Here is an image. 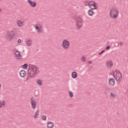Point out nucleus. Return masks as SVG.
Segmentation results:
<instances>
[{"label": "nucleus", "mask_w": 128, "mask_h": 128, "mask_svg": "<svg viewBox=\"0 0 128 128\" xmlns=\"http://www.w3.org/2000/svg\"><path fill=\"white\" fill-rule=\"evenodd\" d=\"M40 72V68L36 66H30L28 68V74L26 80H32L34 76H36Z\"/></svg>", "instance_id": "1"}, {"label": "nucleus", "mask_w": 128, "mask_h": 128, "mask_svg": "<svg viewBox=\"0 0 128 128\" xmlns=\"http://www.w3.org/2000/svg\"><path fill=\"white\" fill-rule=\"evenodd\" d=\"M74 20H75L76 26L78 28H80L82 27V24H84V20L80 16H74Z\"/></svg>", "instance_id": "2"}, {"label": "nucleus", "mask_w": 128, "mask_h": 128, "mask_svg": "<svg viewBox=\"0 0 128 128\" xmlns=\"http://www.w3.org/2000/svg\"><path fill=\"white\" fill-rule=\"evenodd\" d=\"M113 76L116 82H121L122 80V74L118 70H114L113 72Z\"/></svg>", "instance_id": "3"}, {"label": "nucleus", "mask_w": 128, "mask_h": 128, "mask_svg": "<svg viewBox=\"0 0 128 128\" xmlns=\"http://www.w3.org/2000/svg\"><path fill=\"white\" fill-rule=\"evenodd\" d=\"M12 50L14 52V55L17 60H22V55L20 54V51L18 50L16 48H14Z\"/></svg>", "instance_id": "4"}, {"label": "nucleus", "mask_w": 128, "mask_h": 128, "mask_svg": "<svg viewBox=\"0 0 128 128\" xmlns=\"http://www.w3.org/2000/svg\"><path fill=\"white\" fill-rule=\"evenodd\" d=\"M120 12L117 8H114L112 10V18L116 19L118 17Z\"/></svg>", "instance_id": "5"}, {"label": "nucleus", "mask_w": 128, "mask_h": 128, "mask_svg": "<svg viewBox=\"0 0 128 128\" xmlns=\"http://www.w3.org/2000/svg\"><path fill=\"white\" fill-rule=\"evenodd\" d=\"M62 46L64 50H68L70 48V42L66 40H64L62 42Z\"/></svg>", "instance_id": "6"}, {"label": "nucleus", "mask_w": 128, "mask_h": 128, "mask_svg": "<svg viewBox=\"0 0 128 128\" xmlns=\"http://www.w3.org/2000/svg\"><path fill=\"white\" fill-rule=\"evenodd\" d=\"M34 97H32L30 99V104H31V108L32 110H36V102L34 100Z\"/></svg>", "instance_id": "7"}, {"label": "nucleus", "mask_w": 128, "mask_h": 128, "mask_svg": "<svg viewBox=\"0 0 128 128\" xmlns=\"http://www.w3.org/2000/svg\"><path fill=\"white\" fill-rule=\"evenodd\" d=\"M14 36V34L10 31L7 32L6 37L8 40H12Z\"/></svg>", "instance_id": "8"}, {"label": "nucleus", "mask_w": 128, "mask_h": 128, "mask_svg": "<svg viewBox=\"0 0 128 128\" xmlns=\"http://www.w3.org/2000/svg\"><path fill=\"white\" fill-rule=\"evenodd\" d=\"M27 2H28L32 8H36V3L32 2V0H28Z\"/></svg>", "instance_id": "9"}, {"label": "nucleus", "mask_w": 128, "mask_h": 128, "mask_svg": "<svg viewBox=\"0 0 128 128\" xmlns=\"http://www.w3.org/2000/svg\"><path fill=\"white\" fill-rule=\"evenodd\" d=\"M10 32L14 36L16 34H18L20 32V30L18 28L13 29Z\"/></svg>", "instance_id": "10"}, {"label": "nucleus", "mask_w": 128, "mask_h": 128, "mask_svg": "<svg viewBox=\"0 0 128 128\" xmlns=\"http://www.w3.org/2000/svg\"><path fill=\"white\" fill-rule=\"evenodd\" d=\"M106 66H108V68H110L112 66V60H108L106 62Z\"/></svg>", "instance_id": "11"}, {"label": "nucleus", "mask_w": 128, "mask_h": 128, "mask_svg": "<svg viewBox=\"0 0 128 128\" xmlns=\"http://www.w3.org/2000/svg\"><path fill=\"white\" fill-rule=\"evenodd\" d=\"M54 122H48L47 123V128H54Z\"/></svg>", "instance_id": "12"}, {"label": "nucleus", "mask_w": 128, "mask_h": 128, "mask_svg": "<svg viewBox=\"0 0 128 128\" xmlns=\"http://www.w3.org/2000/svg\"><path fill=\"white\" fill-rule=\"evenodd\" d=\"M26 46H32V40L28 39L26 42Z\"/></svg>", "instance_id": "13"}, {"label": "nucleus", "mask_w": 128, "mask_h": 128, "mask_svg": "<svg viewBox=\"0 0 128 128\" xmlns=\"http://www.w3.org/2000/svg\"><path fill=\"white\" fill-rule=\"evenodd\" d=\"M26 71L24 70H22L20 72V76H21V78H24V76H26Z\"/></svg>", "instance_id": "14"}, {"label": "nucleus", "mask_w": 128, "mask_h": 128, "mask_svg": "<svg viewBox=\"0 0 128 128\" xmlns=\"http://www.w3.org/2000/svg\"><path fill=\"white\" fill-rule=\"evenodd\" d=\"M17 26L20 28L24 26V22H22L20 20L17 21Z\"/></svg>", "instance_id": "15"}, {"label": "nucleus", "mask_w": 128, "mask_h": 128, "mask_svg": "<svg viewBox=\"0 0 128 128\" xmlns=\"http://www.w3.org/2000/svg\"><path fill=\"white\" fill-rule=\"evenodd\" d=\"M36 82L38 86H42V81L40 80V79H37L36 80Z\"/></svg>", "instance_id": "16"}, {"label": "nucleus", "mask_w": 128, "mask_h": 128, "mask_svg": "<svg viewBox=\"0 0 128 128\" xmlns=\"http://www.w3.org/2000/svg\"><path fill=\"white\" fill-rule=\"evenodd\" d=\"M94 9H90L88 10V16H94V10H92Z\"/></svg>", "instance_id": "17"}, {"label": "nucleus", "mask_w": 128, "mask_h": 128, "mask_svg": "<svg viewBox=\"0 0 128 128\" xmlns=\"http://www.w3.org/2000/svg\"><path fill=\"white\" fill-rule=\"evenodd\" d=\"M72 76L73 78H78V73L76 72H73L72 73Z\"/></svg>", "instance_id": "18"}, {"label": "nucleus", "mask_w": 128, "mask_h": 128, "mask_svg": "<svg viewBox=\"0 0 128 128\" xmlns=\"http://www.w3.org/2000/svg\"><path fill=\"white\" fill-rule=\"evenodd\" d=\"M92 7H91L90 8H92V10H96V8H98V4H96V2H94V4L92 5Z\"/></svg>", "instance_id": "19"}, {"label": "nucleus", "mask_w": 128, "mask_h": 128, "mask_svg": "<svg viewBox=\"0 0 128 128\" xmlns=\"http://www.w3.org/2000/svg\"><path fill=\"white\" fill-rule=\"evenodd\" d=\"M36 30H38V32H40V28H42V26H40V24H37L36 26H35Z\"/></svg>", "instance_id": "20"}, {"label": "nucleus", "mask_w": 128, "mask_h": 128, "mask_svg": "<svg viewBox=\"0 0 128 128\" xmlns=\"http://www.w3.org/2000/svg\"><path fill=\"white\" fill-rule=\"evenodd\" d=\"M6 106V101L0 102V108L2 106Z\"/></svg>", "instance_id": "21"}, {"label": "nucleus", "mask_w": 128, "mask_h": 128, "mask_svg": "<svg viewBox=\"0 0 128 128\" xmlns=\"http://www.w3.org/2000/svg\"><path fill=\"white\" fill-rule=\"evenodd\" d=\"M39 114H40V110H38L36 112L34 115V118H36L38 117V116Z\"/></svg>", "instance_id": "22"}, {"label": "nucleus", "mask_w": 128, "mask_h": 128, "mask_svg": "<svg viewBox=\"0 0 128 128\" xmlns=\"http://www.w3.org/2000/svg\"><path fill=\"white\" fill-rule=\"evenodd\" d=\"M96 2H94V1H90L88 2V6H90V8H91V7L92 6V4H94V3H95Z\"/></svg>", "instance_id": "23"}, {"label": "nucleus", "mask_w": 128, "mask_h": 128, "mask_svg": "<svg viewBox=\"0 0 128 128\" xmlns=\"http://www.w3.org/2000/svg\"><path fill=\"white\" fill-rule=\"evenodd\" d=\"M28 64L26 63L22 66V68H24V70H26V68H28Z\"/></svg>", "instance_id": "24"}, {"label": "nucleus", "mask_w": 128, "mask_h": 128, "mask_svg": "<svg viewBox=\"0 0 128 128\" xmlns=\"http://www.w3.org/2000/svg\"><path fill=\"white\" fill-rule=\"evenodd\" d=\"M110 82H112V78H110L109 79V82H108L109 86H112V84Z\"/></svg>", "instance_id": "25"}, {"label": "nucleus", "mask_w": 128, "mask_h": 128, "mask_svg": "<svg viewBox=\"0 0 128 128\" xmlns=\"http://www.w3.org/2000/svg\"><path fill=\"white\" fill-rule=\"evenodd\" d=\"M81 60H82V62H86V58L84 56H82L81 58Z\"/></svg>", "instance_id": "26"}, {"label": "nucleus", "mask_w": 128, "mask_h": 128, "mask_svg": "<svg viewBox=\"0 0 128 128\" xmlns=\"http://www.w3.org/2000/svg\"><path fill=\"white\" fill-rule=\"evenodd\" d=\"M42 118L43 120H44V121L46 120V115L42 116Z\"/></svg>", "instance_id": "27"}, {"label": "nucleus", "mask_w": 128, "mask_h": 128, "mask_svg": "<svg viewBox=\"0 0 128 128\" xmlns=\"http://www.w3.org/2000/svg\"><path fill=\"white\" fill-rule=\"evenodd\" d=\"M124 44V42H120V43L118 44V45L117 46H118V45L122 46Z\"/></svg>", "instance_id": "28"}, {"label": "nucleus", "mask_w": 128, "mask_h": 128, "mask_svg": "<svg viewBox=\"0 0 128 128\" xmlns=\"http://www.w3.org/2000/svg\"><path fill=\"white\" fill-rule=\"evenodd\" d=\"M69 94L70 98H72V96H74V94L72 92H69Z\"/></svg>", "instance_id": "29"}, {"label": "nucleus", "mask_w": 128, "mask_h": 128, "mask_svg": "<svg viewBox=\"0 0 128 128\" xmlns=\"http://www.w3.org/2000/svg\"><path fill=\"white\" fill-rule=\"evenodd\" d=\"M110 49V46H107L106 48V50H109Z\"/></svg>", "instance_id": "30"}, {"label": "nucleus", "mask_w": 128, "mask_h": 128, "mask_svg": "<svg viewBox=\"0 0 128 128\" xmlns=\"http://www.w3.org/2000/svg\"><path fill=\"white\" fill-rule=\"evenodd\" d=\"M104 52H106L105 50H102L99 53V56L102 54H104Z\"/></svg>", "instance_id": "31"}, {"label": "nucleus", "mask_w": 128, "mask_h": 128, "mask_svg": "<svg viewBox=\"0 0 128 128\" xmlns=\"http://www.w3.org/2000/svg\"><path fill=\"white\" fill-rule=\"evenodd\" d=\"M18 44H20L22 42V40L20 39H18Z\"/></svg>", "instance_id": "32"}, {"label": "nucleus", "mask_w": 128, "mask_h": 128, "mask_svg": "<svg viewBox=\"0 0 128 128\" xmlns=\"http://www.w3.org/2000/svg\"><path fill=\"white\" fill-rule=\"evenodd\" d=\"M112 10H110V16H111V18H112Z\"/></svg>", "instance_id": "33"}, {"label": "nucleus", "mask_w": 128, "mask_h": 128, "mask_svg": "<svg viewBox=\"0 0 128 128\" xmlns=\"http://www.w3.org/2000/svg\"><path fill=\"white\" fill-rule=\"evenodd\" d=\"M115 84H116V80H113V86H114Z\"/></svg>", "instance_id": "34"}, {"label": "nucleus", "mask_w": 128, "mask_h": 128, "mask_svg": "<svg viewBox=\"0 0 128 128\" xmlns=\"http://www.w3.org/2000/svg\"><path fill=\"white\" fill-rule=\"evenodd\" d=\"M88 64H92V60H90L88 62Z\"/></svg>", "instance_id": "35"}, {"label": "nucleus", "mask_w": 128, "mask_h": 128, "mask_svg": "<svg viewBox=\"0 0 128 128\" xmlns=\"http://www.w3.org/2000/svg\"><path fill=\"white\" fill-rule=\"evenodd\" d=\"M110 96H112V92H111V93H110Z\"/></svg>", "instance_id": "36"}, {"label": "nucleus", "mask_w": 128, "mask_h": 128, "mask_svg": "<svg viewBox=\"0 0 128 128\" xmlns=\"http://www.w3.org/2000/svg\"><path fill=\"white\" fill-rule=\"evenodd\" d=\"M2 88V84L0 83V88Z\"/></svg>", "instance_id": "37"}, {"label": "nucleus", "mask_w": 128, "mask_h": 128, "mask_svg": "<svg viewBox=\"0 0 128 128\" xmlns=\"http://www.w3.org/2000/svg\"><path fill=\"white\" fill-rule=\"evenodd\" d=\"M112 72L110 73V76H112Z\"/></svg>", "instance_id": "38"}, {"label": "nucleus", "mask_w": 128, "mask_h": 128, "mask_svg": "<svg viewBox=\"0 0 128 128\" xmlns=\"http://www.w3.org/2000/svg\"><path fill=\"white\" fill-rule=\"evenodd\" d=\"M0 12H2V8H0Z\"/></svg>", "instance_id": "39"}]
</instances>
